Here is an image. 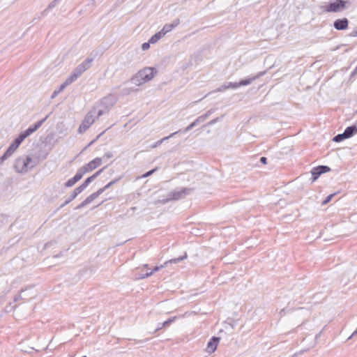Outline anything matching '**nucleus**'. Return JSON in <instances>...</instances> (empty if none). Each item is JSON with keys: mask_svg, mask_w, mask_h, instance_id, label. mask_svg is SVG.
Instances as JSON below:
<instances>
[{"mask_svg": "<svg viewBox=\"0 0 357 357\" xmlns=\"http://www.w3.org/2000/svg\"><path fill=\"white\" fill-rule=\"evenodd\" d=\"M46 119L47 117L36 122L33 125L31 126L27 130L20 133L18 137L15 139V141L10 145L4 154L1 157V160L3 161L10 158L15 152L23 140L33 133L35 131H36L42 126L43 123L46 120Z\"/></svg>", "mask_w": 357, "mask_h": 357, "instance_id": "nucleus-1", "label": "nucleus"}, {"mask_svg": "<svg viewBox=\"0 0 357 357\" xmlns=\"http://www.w3.org/2000/svg\"><path fill=\"white\" fill-rule=\"evenodd\" d=\"M155 73L156 70L155 68H144L132 77L131 82L137 86H140L142 84L151 80Z\"/></svg>", "mask_w": 357, "mask_h": 357, "instance_id": "nucleus-2", "label": "nucleus"}, {"mask_svg": "<svg viewBox=\"0 0 357 357\" xmlns=\"http://www.w3.org/2000/svg\"><path fill=\"white\" fill-rule=\"evenodd\" d=\"M351 5V2L347 0H335L329 2L325 6H320V9L325 13H338L344 10Z\"/></svg>", "mask_w": 357, "mask_h": 357, "instance_id": "nucleus-3", "label": "nucleus"}, {"mask_svg": "<svg viewBox=\"0 0 357 357\" xmlns=\"http://www.w3.org/2000/svg\"><path fill=\"white\" fill-rule=\"evenodd\" d=\"M265 72H261L257 74V75L254 76L252 77L245 78L241 79L239 82H226L222 84L220 87L217 89V91H222L223 90L232 89H236L239 86H247L252 83V81L255 80L257 78L264 75Z\"/></svg>", "mask_w": 357, "mask_h": 357, "instance_id": "nucleus-4", "label": "nucleus"}, {"mask_svg": "<svg viewBox=\"0 0 357 357\" xmlns=\"http://www.w3.org/2000/svg\"><path fill=\"white\" fill-rule=\"evenodd\" d=\"M116 102V97L114 95H109L101 99L100 104L98 106L97 112H105L109 110L112 108Z\"/></svg>", "mask_w": 357, "mask_h": 357, "instance_id": "nucleus-5", "label": "nucleus"}, {"mask_svg": "<svg viewBox=\"0 0 357 357\" xmlns=\"http://www.w3.org/2000/svg\"><path fill=\"white\" fill-rule=\"evenodd\" d=\"M102 159L100 158H96L91 160L84 166H82L81 168L79 169V170L84 176V174L90 172H92L93 170L100 167L102 165Z\"/></svg>", "mask_w": 357, "mask_h": 357, "instance_id": "nucleus-6", "label": "nucleus"}, {"mask_svg": "<svg viewBox=\"0 0 357 357\" xmlns=\"http://www.w3.org/2000/svg\"><path fill=\"white\" fill-rule=\"evenodd\" d=\"M187 258V254H185L183 257H178V258H175V259H170L169 261H167L164 263L163 265H161L160 266H155L154 267V268L153 269V271H150V272H147L143 276L142 278H146V277H149L150 275H151L155 271H159L160 268L166 266L168 264H172V263H178L185 259Z\"/></svg>", "mask_w": 357, "mask_h": 357, "instance_id": "nucleus-7", "label": "nucleus"}, {"mask_svg": "<svg viewBox=\"0 0 357 357\" xmlns=\"http://www.w3.org/2000/svg\"><path fill=\"white\" fill-rule=\"evenodd\" d=\"M331 168L328 166L319 165L312 168L311 171L312 182L315 181L322 174L329 172Z\"/></svg>", "mask_w": 357, "mask_h": 357, "instance_id": "nucleus-8", "label": "nucleus"}, {"mask_svg": "<svg viewBox=\"0 0 357 357\" xmlns=\"http://www.w3.org/2000/svg\"><path fill=\"white\" fill-rule=\"evenodd\" d=\"M349 20L346 17L337 19L333 22V27L337 31H344L348 29Z\"/></svg>", "mask_w": 357, "mask_h": 357, "instance_id": "nucleus-9", "label": "nucleus"}, {"mask_svg": "<svg viewBox=\"0 0 357 357\" xmlns=\"http://www.w3.org/2000/svg\"><path fill=\"white\" fill-rule=\"evenodd\" d=\"M93 121L94 119L91 116H87L79 126V132L80 133L85 132L93 123Z\"/></svg>", "mask_w": 357, "mask_h": 357, "instance_id": "nucleus-10", "label": "nucleus"}, {"mask_svg": "<svg viewBox=\"0 0 357 357\" xmlns=\"http://www.w3.org/2000/svg\"><path fill=\"white\" fill-rule=\"evenodd\" d=\"M219 337H213L208 343L206 350L208 353L214 352L219 342Z\"/></svg>", "mask_w": 357, "mask_h": 357, "instance_id": "nucleus-11", "label": "nucleus"}, {"mask_svg": "<svg viewBox=\"0 0 357 357\" xmlns=\"http://www.w3.org/2000/svg\"><path fill=\"white\" fill-rule=\"evenodd\" d=\"M179 19H176L172 22V23L165 24L163 28L161 29V31L163 32L164 35L165 36L166 33H169L174 28L176 27L179 24Z\"/></svg>", "mask_w": 357, "mask_h": 357, "instance_id": "nucleus-12", "label": "nucleus"}, {"mask_svg": "<svg viewBox=\"0 0 357 357\" xmlns=\"http://www.w3.org/2000/svg\"><path fill=\"white\" fill-rule=\"evenodd\" d=\"M82 177H83L82 174L78 169V171L77 172L73 178H70L66 183L65 185L68 188L71 187V186L74 185L77 181H79Z\"/></svg>", "mask_w": 357, "mask_h": 357, "instance_id": "nucleus-13", "label": "nucleus"}, {"mask_svg": "<svg viewBox=\"0 0 357 357\" xmlns=\"http://www.w3.org/2000/svg\"><path fill=\"white\" fill-rule=\"evenodd\" d=\"M102 169H100L92 176L88 177L81 185L82 188L84 190L89 185V184L102 172Z\"/></svg>", "mask_w": 357, "mask_h": 357, "instance_id": "nucleus-14", "label": "nucleus"}, {"mask_svg": "<svg viewBox=\"0 0 357 357\" xmlns=\"http://www.w3.org/2000/svg\"><path fill=\"white\" fill-rule=\"evenodd\" d=\"M188 190L186 188H183L179 191H176L172 193V199L176 200L183 197V195H186L188 193Z\"/></svg>", "mask_w": 357, "mask_h": 357, "instance_id": "nucleus-15", "label": "nucleus"}, {"mask_svg": "<svg viewBox=\"0 0 357 357\" xmlns=\"http://www.w3.org/2000/svg\"><path fill=\"white\" fill-rule=\"evenodd\" d=\"M355 132H357V128L356 126L347 127L344 132V135L347 138L351 137Z\"/></svg>", "mask_w": 357, "mask_h": 357, "instance_id": "nucleus-16", "label": "nucleus"}, {"mask_svg": "<svg viewBox=\"0 0 357 357\" xmlns=\"http://www.w3.org/2000/svg\"><path fill=\"white\" fill-rule=\"evenodd\" d=\"M164 36H165L164 33L162 32L160 30V31L155 33L153 36H152L151 37L150 43H151V44H154V43H157L160 38H162Z\"/></svg>", "mask_w": 357, "mask_h": 357, "instance_id": "nucleus-17", "label": "nucleus"}, {"mask_svg": "<svg viewBox=\"0 0 357 357\" xmlns=\"http://www.w3.org/2000/svg\"><path fill=\"white\" fill-rule=\"evenodd\" d=\"M83 190L84 189L82 188L81 185L76 188L71 195V198L69 200L66 201L63 205L68 204L70 201L74 199L79 194H80Z\"/></svg>", "mask_w": 357, "mask_h": 357, "instance_id": "nucleus-18", "label": "nucleus"}, {"mask_svg": "<svg viewBox=\"0 0 357 357\" xmlns=\"http://www.w3.org/2000/svg\"><path fill=\"white\" fill-rule=\"evenodd\" d=\"M78 77L79 76L77 74H75L74 72H72L70 75L66 78V82L67 84H68V85H70V84L74 82Z\"/></svg>", "mask_w": 357, "mask_h": 357, "instance_id": "nucleus-19", "label": "nucleus"}, {"mask_svg": "<svg viewBox=\"0 0 357 357\" xmlns=\"http://www.w3.org/2000/svg\"><path fill=\"white\" fill-rule=\"evenodd\" d=\"M59 1H60V0H54V1H52L49 4L48 7L43 11L42 15H45V14H47V11H48L49 10H50V9L54 8L56 6V4L59 2Z\"/></svg>", "mask_w": 357, "mask_h": 357, "instance_id": "nucleus-20", "label": "nucleus"}, {"mask_svg": "<svg viewBox=\"0 0 357 357\" xmlns=\"http://www.w3.org/2000/svg\"><path fill=\"white\" fill-rule=\"evenodd\" d=\"M93 61V59L91 58H87L86 59H85L82 63H80L79 65L81 66H84V70L85 71L89 68L90 66H91V63H92Z\"/></svg>", "mask_w": 357, "mask_h": 357, "instance_id": "nucleus-21", "label": "nucleus"}, {"mask_svg": "<svg viewBox=\"0 0 357 357\" xmlns=\"http://www.w3.org/2000/svg\"><path fill=\"white\" fill-rule=\"evenodd\" d=\"M85 71L84 67L81 66L80 65H78L73 72H74L75 74H77L79 77L82 75V74Z\"/></svg>", "mask_w": 357, "mask_h": 357, "instance_id": "nucleus-22", "label": "nucleus"}, {"mask_svg": "<svg viewBox=\"0 0 357 357\" xmlns=\"http://www.w3.org/2000/svg\"><path fill=\"white\" fill-rule=\"evenodd\" d=\"M104 191H105V188H100L98 191H96V192H93L91 195H89V197L91 199V200L93 201L99 195H100Z\"/></svg>", "mask_w": 357, "mask_h": 357, "instance_id": "nucleus-23", "label": "nucleus"}, {"mask_svg": "<svg viewBox=\"0 0 357 357\" xmlns=\"http://www.w3.org/2000/svg\"><path fill=\"white\" fill-rule=\"evenodd\" d=\"M91 202H93L91 200V199L90 198V197H87L86 198V199L84 201H83L77 207V208H81L84 206H85L86 205L89 204V203H91Z\"/></svg>", "mask_w": 357, "mask_h": 357, "instance_id": "nucleus-24", "label": "nucleus"}, {"mask_svg": "<svg viewBox=\"0 0 357 357\" xmlns=\"http://www.w3.org/2000/svg\"><path fill=\"white\" fill-rule=\"evenodd\" d=\"M345 139H347V138L346 137H344V133H342V134H340V135H336L333 138V140L335 142H342V140H344Z\"/></svg>", "mask_w": 357, "mask_h": 357, "instance_id": "nucleus-25", "label": "nucleus"}, {"mask_svg": "<svg viewBox=\"0 0 357 357\" xmlns=\"http://www.w3.org/2000/svg\"><path fill=\"white\" fill-rule=\"evenodd\" d=\"M67 86H68V84L66 83L65 81L63 84H61L57 89H56L59 93H61Z\"/></svg>", "mask_w": 357, "mask_h": 357, "instance_id": "nucleus-26", "label": "nucleus"}, {"mask_svg": "<svg viewBox=\"0 0 357 357\" xmlns=\"http://www.w3.org/2000/svg\"><path fill=\"white\" fill-rule=\"evenodd\" d=\"M151 43H150V40H149L148 42H146V43H144L142 45V50L146 51V50H149V47H150V44H151Z\"/></svg>", "mask_w": 357, "mask_h": 357, "instance_id": "nucleus-27", "label": "nucleus"}, {"mask_svg": "<svg viewBox=\"0 0 357 357\" xmlns=\"http://www.w3.org/2000/svg\"><path fill=\"white\" fill-rule=\"evenodd\" d=\"M333 197V194H331V195H328V196L326 198V199L323 202V204H326L327 203H328V202L331 200V199H332V197Z\"/></svg>", "mask_w": 357, "mask_h": 357, "instance_id": "nucleus-28", "label": "nucleus"}, {"mask_svg": "<svg viewBox=\"0 0 357 357\" xmlns=\"http://www.w3.org/2000/svg\"><path fill=\"white\" fill-rule=\"evenodd\" d=\"M31 161V158L26 157L25 160H23L24 165L26 167L28 164Z\"/></svg>", "mask_w": 357, "mask_h": 357, "instance_id": "nucleus-29", "label": "nucleus"}, {"mask_svg": "<svg viewBox=\"0 0 357 357\" xmlns=\"http://www.w3.org/2000/svg\"><path fill=\"white\" fill-rule=\"evenodd\" d=\"M350 36L351 37H356L357 36V28L354 29L351 33H350Z\"/></svg>", "mask_w": 357, "mask_h": 357, "instance_id": "nucleus-30", "label": "nucleus"}, {"mask_svg": "<svg viewBox=\"0 0 357 357\" xmlns=\"http://www.w3.org/2000/svg\"><path fill=\"white\" fill-rule=\"evenodd\" d=\"M155 171V169H153V170H151V171H149V172H146V174H144L143 175V177H147V176H149L151 175V174H152Z\"/></svg>", "mask_w": 357, "mask_h": 357, "instance_id": "nucleus-31", "label": "nucleus"}, {"mask_svg": "<svg viewBox=\"0 0 357 357\" xmlns=\"http://www.w3.org/2000/svg\"><path fill=\"white\" fill-rule=\"evenodd\" d=\"M260 161H261L263 164H264V165H266V164L267 163V159H266V157H261V158H260Z\"/></svg>", "mask_w": 357, "mask_h": 357, "instance_id": "nucleus-32", "label": "nucleus"}, {"mask_svg": "<svg viewBox=\"0 0 357 357\" xmlns=\"http://www.w3.org/2000/svg\"><path fill=\"white\" fill-rule=\"evenodd\" d=\"M59 93L56 90H55V91L52 93V96H51V98H54V97H56Z\"/></svg>", "mask_w": 357, "mask_h": 357, "instance_id": "nucleus-33", "label": "nucleus"}, {"mask_svg": "<svg viewBox=\"0 0 357 357\" xmlns=\"http://www.w3.org/2000/svg\"><path fill=\"white\" fill-rule=\"evenodd\" d=\"M113 183H114V182L112 181V182L109 183L107 185H106L103 188H105V189L108 188L109 187H110Z\"/></svg>", "mask_w": 357, "mask_h": 357, "instance_id": "nucleus-34", "label": "nucleus"}, {"mask_svg": "<svg viewBox=\"0 0 357 357\" xmlns=\"http://www.w3.org/2000/svg\"><path fill=\"white\" fill-rule=\"evenodd\" d=\"M144 268H146V269H147V270L149 269V268H148V265H144Z\"/></svg>", "mask_w": 357, "mask_h": 357, "instance_id": "nucleus-35", "label": "nucleus"}, {"mask_svg": "<svg viewBox=\"0 0 357 357\" xmlns=\"http://www.w3.org/2000/svg\"><path fill=\"white\" fill-rule=\"evenodd\" d=\"M17 162V164H19L20 162H21V160H18Z\"/></svg>", "mask_w": 357, "mask_h": 357, "instance_id": "nucleus-36", "label": "nucleus"}]
</instances>
